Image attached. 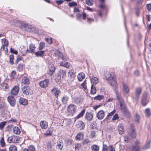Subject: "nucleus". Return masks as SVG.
<instances>
[{
	"label": "nucleus",
	"mask_w": 151,
	"mask_h": 151,
	"mask_svg": "<svg viewBox=\"0 0 151 151\" xmlns=\"http://www.w3.org/2000/svg\"><path fill=\"white\" fill-rule=\"evenodd\" d=\"M19 22L17 21L16 20L14 21H10V23H11L12 25H14L17 26H18V23Z\"/></svg>",
	"instance_id": "obj_52"
},
{
	"label": "nucleus",
	"mask_w": 151,
	"mask_h": 151,
	"mask_svg": "<svg viewBox=\"0 0 151 151\" xmlns=\"http://www.w3.org/2000/svg\"><path fill=\"white\" fill-rule=\"evenodd\" d=\"M118 130L120 134H122L124 131V126L122 124H119L117 127Z\"/></svg>",
	"instance_id": "obj_15"
},
{
	"label": "nucleus",
	"mask_w": 151,
	"mask_h": 151,
	"mask_svg": "<svg viewBox=\"0 0 151 151\" xmlns=\"http://www.w3.org/2000/svg\"><path fill=\"white\" fill-rule=\"evenodd\" d=\"M20 104L23 105H26L28 104V101L26 99L23 98H20L19 100Z\"/></svg>",
	"instance_id": "obj_16"
},
{
	"label": "nucleus",
	"mask_w": 151,
	"mask_h": 151,
	"mask_svg": "<svg viewBox=\"0 0 151 151\" xmlns=\"http://www.w3.org/2000/svg\"><path fill=\"white\" fill-rule=\"evenodd\" d=\"M141 89L139 88H137L135 92V95L136 96V98L137 99H138L141 93Z\"/></svg>",
	"instance_id": "obj_27"
},
{
	"label": "nucleus",
	"mask_w": 151,
	"mask_h": 151,
	"mask_svg": "<svg viewBox=\"0 0 151 151\" xmlns=\"http://www.w3.org/2000/svg\"><path fill=\"white\" fill-rule=\"evenodd\" d=\"M82 145L80 143H76L75 144V148L76 150H79L81 147Z\"/></svg>",
	"instance_id": "obj_37"
},
{
	"label": "nucleus",
	"mask_w": 151,
	"mask_h": 151,
	"mask_svg": "<svg viewBox=\"0 0 151 151\" xmlns=\"http://www.w3.org/2000/svg\"><path fill=\"white\" fill-rule=\"evenodd\" d=\"M28 149L29 151H35L36 150L35 147L32 145L29 146Z\"/></svg>",
	"instance_id": "obj_42"
},
{
	"label": "nucleus",
	"mask_w": 151,
	"mask_h": 151,
	"mask_svg": "<svg viewBox=\"0 0 151 151\" xmlns=\"http://www.w3.org/2000/svg\"><path fill=\"white\" fill-rule=\"evenodd\" d=\"M51 92L56 98H58L59 94L61 93V91L58 88H53L51 90Z\"/></svg>",
	"instance_id": "obj_9"
},
{
	"label": "nucleus",
	"mask_w": 151,
	"mask_h": 151,
	"mask_svg": "<svg viewBox=\"0 0 151 151\" xmlns=\"http://www.w3.org/2000/svg\"><path fill=\"white\" fill-rule=\"evenodd\" d=\"M82 86L85 89H87L86 81L85 80L81 84Z\"/></svg>",
	"instance_id": "obj_54"
},
{
	"label": "nucleus",
	"mask_w": 151,
	"mask_h": 151,
	"mask_svg": "<svg viewBox=\"0 0 151 151\" xmlns=\"http://www.w3.org/2000/svg\"><path fill=\"white\" fill-rule=\"evenodd\" d=\"M106 80L112 86L116 87L117 86L115 81V76L113 73H110L109 72L106 71L105 74Z\"/></svg>",
	"instance_id": "obj_1"
},
{
	"label": "nucleus",
	"mask_w": 151,
	"mask_h": 151,
	"mask_svg": "<svg viewBox=\"0 0 151 151\" xmlns=\"http://www.w3.org/2000/svg\"><path fill=\"white\" fill-rule=\"evenodd\" d=\"M53 128H49L46 131L45 133H44V135L46 136L51 135L52 134V133L53 131Z\"/></svg>",
	"instance_id": "obj_18"
},
{
	"label": "nucleus",
	"mask_w": 151,
	"mask_h": 151,
	"mask_svg": "<svg viewBox=\"0 0 151 151\" xmlns=\"http://www.w3.org/2000/svg\"><path fill=\"white\" fill-rule=\"evenodd\" d=\"M0 142L2 147H4L5 145V143L3 137H2L0 140Z\"/></svg>",
	"instance_id": "obj_50"
},
{
	"label": "nucleus",
	"mask_w": 151,
	"mask_h": 151,
	"mask_svg": "<svg viewBox=\"0 0 151 151\" xmlns=\"http://www.w3.org/2000/svg\"><path fill=\"white\" fill-rule=\"evenodd\" d=\"M45 53V51H40L35 53V55L37 57L42 56Z\"/></svg>",
	"instance_id": "obj_31"
},
{
	"label": "nucleus",
	"mask_w": 151,
	"mask_h": 151,
	"mask_svg": "<svg viewBox=\"0 0 151 151\" xmlns=\"http://www.w3.org/2000/svg\"><path fill=\"white\" fill-rule=\"evenodd\" d=\"M19 137L17 136L13 135L9 137L7 141L9 143H16L18 142L19 139Z\"/></svg>",
	"instance_id": "obj_3"
},
{
	"label": "nucleus",
	"mask_w": 151,
	"mask_h": 151,
	"mask_svg": "<svg viewBox=\"0 0 151 151\" xmlns=\"http://www.w3.org/2000/svg\"><path fill=\"white\" fill-rule=\"evenodd\" d=\"M9 151H17V147L13 145H11L9 148Z\"/></svg>",
	"instance_id": "obj_33"
},
{
	"label": "nucleus",
	"mask_w": 151,
	"mask_h": 151,
	"mask_svg": "<svg viewBox=\"0 0 151 151\" xmlns=\"http://www.w3.org/2000/svg\"><path fill=\"white\" fill-rule=\"evenodd\" d=\"M55 68V67L53 66H51V69L49 70V74L50 75H52L54 72Z\"/></svg>",
	"instance_id": "obj_35"
},
{
	"label": "nucleus",
	"mask_w": 151,
	"mask_h": 151,
	"mask_svg": "<svg viewBox=\"0 0 151 151\" xmlns=\"http://www.w3.org/2000/svg\"><path fill=\"white\" fill-rule=\"evenodd\" d=\"M16 74V72L15 71H12L10 74V77L11 78L13 79Z\"/></svg>",
	"instance_id": "obj_49"
},
{
	"label": "nucleus",
	"mask_w": 151,
	"mask_h": 151,
	"mask_svg": "<svg viewBox=\"0 0 151 151\" xmlns=\"http://www.w3.org/2000/svg\"><path fill=\"white\" fill-rule=\"evenodd\" d=\"M10 51L12 53H13L15 54H17L18 53L17 51L16 50H15L14 49L12 48H11Z\"/></svg>",
	"instance_id": "obj_58"
},
{
	"label": "nucleus",
	"mask_w": 151,
	"mask_h": 151,
	"mask_svg": "<svg viewBox=\"0 0 151 151\" xmlns=\"http://www.w3.org/2000/svg\"><path fill=\"white\" fill-rule=\"evenodd\" d=\"M22 83L24 84L28 85L29 83V80L26 77H23L22 78Z\"/></svg>",
	"instance_id": "obj_21"
},
{
	"label": "nucleus",
	"mask_w": 151,
	"mask_h": 151,
	"mask_svg": "<svg viewBox=\"0 0 151 151\" xmlns=\"http://www.w3.org/2000/svg\"><path fill=\"white\" fill-rule=\"evenodd\" d=\"M22 92L23 94L27 96L28 95H31L32 93V91L28 86H24L22 88Z\"/></svg>",
	"instance_id": "obj_4"
},
{
	"label": "nucleus",
	"mask_w": 151,
	"mask_h": 151,
	"mask_svg": "<svg viewBox=\"0 0 151 151\" xmlns=\"http://www.w3.org/2000/svg\"><path fill=\"white\" fill-rule=\"evenodd\" d=\"M76 126L77 128L79 129L80 130H82L84 128L85 125L82 121H80L77 122Z\"/></svg>",
	"instance_id": "obj_13"
},
{
	"label": "nucleus",
	"mask_w": 151,
	"mask_h": 151,
	"mask_svg": "<svg viewBox=\"0 0 151 151\" xmlns=\"http://www.w3.org/2000/svg\"><path fill=\"white\" fill-rule=\"evenodd\" d=\"M63 142L61 140H59L57 142V146L60 149L62 150L63 147Z\"/></svg>",
	"instance_id": "obj_20"
},
{
	"label": "nucleus",
	"mask_w": 151,
	"mask_h": 151,
	"mask_svg": "<svg viewBox=\"0 0 151 151\" xmlns=\"http://www.w3.org/2000/svg\"><path fill=\"white\" fill-rule=\"evenodd\" d=\"M55 106V107L56 109H58L61 106V104L60 101L58 100H57L56 101Z\"/></svg>",
	"instance_id": "obj_41"
},
{
	"label": "nucleus",
	"mask_w": 151,
	"mask_h": 151,
	"mask_svg": "<svg viewBox=\"0 0 151 151\" xmlns=\"http://www.w3.org/2000/svg\"><path fill=\"white\" fill-rule=\"evenodd\" d=\"M147 7L148 10H151V4H149L147 5Z\"/></svg>",
	"instance_id": "obj_64"
},
{
	"label": "nucleus",
	"mask_w": 151,
	"mask_h": 151,
	"mask_svg": "<svg viewBox=\"0 0 151 151\" xmlns=\"http://www.w3.org/2000/svg\"><path fill=\"white\" fill-rule=\"evenodd\" d=\"M86 4L89 6H92L93 5V0H86Z\"/></svg>",
	"instance_id": "obj_38"
},
{
	"label": "nucleus",
	"mask_w": 151,
	"mask_h": 151,
	"mask_svg": "<svg viewBox=\"0 0 151 151\" xmlns=\"http://www.w3.org/2000/svg\"><path fill=\"white\" fill-rule=\"evenodd\" d=\"M56 3L59 5L60 4L63 3L64 1L63 0L57 1Z\"/></svg>",
	"instance_id": "obj_63"
},
{
	"label": "nucleus",
	"mask_w": 151,
	"mask_h": 151,
	"mask_svg": "<svg viewBox=\"0 0 151 151\" xmlns=\"http://www.w3.org/2000/svg\"><path fill=\"white\" fill-rule=\"evenodd\" d=\"M6 122H2L0 123V129H2L4 127V126L6 125Z\"/></svg>",
	"instance_id": "obj_47"
},
{
	"label": "nucleus",
	"mask_w": 151,
	"mask_h": 151,
	"mask_svg": "<svg viewBox=\"0 0 151 151\" xmlns=\"http://www.w3.org/2000/svg\"><path fill=\"white\" fill-rule=\"evenodd\" d=\"M90 136L91 138H93L95 137L96 136L95 132L93 131H92L90 135Z\"/></svg>",
	"instance_id": "obj_48"
},
{
	"label": "nucleus",
	"mask_w": 151,
	"mask_h": 151,
	"mask_svg": "<svg viewBox=\"0 0 151 151\" xmlns=\"http://www.w3.org/2000/svg\"><path fill=\"white\" fill-rule=\"evenodd\" d=\"M68 76L71 78L73 77L74 76V73L73 70H70L68 73Z\"/></svg>",
	"instance_id": "obj_46"
},
{
	"label": "nucleus",
	"mask_w": 151,
	"mask_h": 151,
	"mask_svg": "<svg viewBox=\"0 0 151 151\" xmlns=\"http://www.w3.org/2000/svg\"><path fill=\"white\" fill-rule=\"evenodd\" d=\"M18 70L19 71H21L23 69V65L21 64H19L17 67Z\"/></svg>",
	"instance_id": "obj_53"
},
{
	"label": "nucleus",
	"mask_w": 151,
	"mask_h": 151,
	"mask_svg": "<svg viewBox=\"0 0 151 151\" xmlns=\"http://www.w3.org/2000/svg\"><path fill=\"white\" fill-rule=\"evenodd\" d=\"M123 91L124 93H127L129 92V89L128 86L124 83H123Z\"/></svg>",
	"instance_id": "obj_17"
},
{
	"label": "nucleus",
	"mask_w": 151,
	"mask_h": 151,
	"mask_svg": "<svg viewBox=\"0 0 151 151\" xmlns=\"http://www.w3.org/2000/svg\"><path fill=\"white\" fill-rule=\"evenodd\" d=\"M119 118V116L117 114H115L112 118V120L115 121L116 119H118Z\"/></svg>",
	"instance_id": "obj_56"
},
{
	"label": "nucleus",
	"mask_w": 151,
	"mask_h": 151,
	"mask_svg": "<svg viewBox=\"0 0 151 151\" xmlns=\"http://www.w3.org/2000/svg\"><path fill=\"white\" fill-rule=\"evenodd\" d=\"M104 98V96L101 95H98L94 97V99L98 100H101Z\"/></svg>",
	"instance_id": "obj_40"
},
{
	"label": "nucleus",
	"mask_w": 151,
	"mask_h": 151,
	"mask_svg": "<svg viewBox=\"0 0 151 151\" xmlns=\"http://www.w3.org/2000/svg\"><path fill=\"white\" fill-rule=\"evenodd\" d=\"M40 125L42 129H46L48 127V122L45 121H42L40 123Z\"/></svg>",
	"instance_id": "obj_14"
},
{
	"label": "nucleus",
	"mask_w": 151,
	"mask_h": 151,
	"mask_svg": "<svg viewBox=\"0 0 151 151\" xmlns=\"http://www.w3.org/2000/svg\"><path fill=\"white\" fill-rule=\"evenodd\" d=\"M46 41L49 43L51 44L52 43V38H50V39L47 38L46 39Z\"/></svg>",
	"instance_id": "obj_59"
},
{
	"label": "nucleus",
	"mask_w": 151,
	"mask_h": 151,
	"mask_svg": "<svg viewBox=\"0 0 151 151\" xmlns=\"http://www.w3.org/2000/svg\"><path fill=\"white\" fill-rule=\"evenodd\" d=\"M2 42L3 43L2 45L8 46V41L5 39L4 38L2 39Z\"/></svg>",
	"instance_id": "obj_39"
},
{
	"label": "nucleus",
	"mask_w": 151,
	"mask_h": 151,
	"mask_svg": "<svg viewBox=\"0 0 151 151\" xmlns=\"http://www.w3.org/2000/svg\"><path fill=\"white\" fill-rule=\"evenodd\" d=\"M89 142V140L88 138H86L84 140L83 142L84 144H86L88 143Z\"/></svg>",
	"instance_id": "obj_62"
},
{
	"label": "nucleus",
	"mask_w": 151,
	"mask_h": 151,
	"mask_svg": "<svg viewBox=\"0 0 151 151\" xmlns=\"http://www.w3.org/2000/svg\"><path fill=\"white\" fill-rule=\"evenodd\" d=\"M45 43L43 42H41L39 44V50H41L45 47Z\"/></svg>",
	"instance_id": "obj_44"
},
{
	"label": "nucleus",
	"mask_w": 151,
	"mask_h": 151,
	"mask_svg": "<svg viewBox=\"0 0 151 151\" xmlns=\"http://www.w3.org/2000/svg\"><path fill=\"white\" fill-rule=\"evenodd\" d=\"M83 138V134L82 133L78 134L76 137V139L77 140L81 139Z\"/></svg>",
	"instance_id": "obj_32"
},
{
	"label": "nucleus",
	"mask_w": 151,
	"mask_h": 151,
	"mask_svg": "<svg viewBox=\"0 0 151 151\" xmlns=\"http://www.w3.org/2000/svg\"><path fill=\"white\" fill-rule=\"evenodd\" d=\"M1 85V86L2 88L4 90H6V89H7L9 88L8 85L6 83H2Z\"/></svg>",
	"instance_id": "obj_30"
},
{
	"label": "nucleus",
	"mask_w": 151,
	"mask_h": 151,
	"mask_svg": "<svg viewBox=\"0 0 151 151\" xmlns=\"http://www.w3.org/2000/svg\"><path fill=\"white\" fill-rule=\"evenodd\" d=\"M116 110H114L112 112L110 113L107 115V116H112L115 112Z\"/></svg>",
	"instance_id": "obj_61"
},
{
	"label": "nucleus",
	"mask_w": 151,
	"mask_h": 151,
	"mask_svg": "<svg viewBox=\"0 0 151 151\" xmlns=\"http://www.w3.org/2000/svg\"><path fill=\"white\" fill-rule=\"evenodd\" d=\"M91 148L92 151H99V146L94 145L91 146Z\"/></svg>",
	"instance_id": "obj_26"
},
{
	"label": "nucleus",
	"mask_w": 151,
	"mask_h": 151,
	"mask_svg": "<svg viewBox=\"0 0 151 151\" xmlns=\"http://www.w3.org/2000/svg\"><path fill=\"white\" fill-rule=\"evenodd\" d=\"M76 107L74 104H70L67 107V112L69 115H73L76 111Z\"/></svg>",
	"instance_id": "obj_2"
},
{
	"label": "nucleus",
	"mask_w": 151,
	"mask_h": 151,
	"mask_svg": "<svg viewBox=\"0 0 151 151\" xmlns=\"http://www.w3.org/2000/svg\"><path fill=\"white\" fill-rule=\"evenodd\" d=\"M117 98L118 100H119L120 101V105L121 106H122V102H123V100L122 98L120 96L118 95H116Z\"/></svg>",
	"instance_id": "obj_51"
},
{
	"label": "nucleus",
	"mask_w": 151,
	"mask_h": 151,
	"mask_svg": "<svg viewBox=\"0 0 151 151\" xmlns=\"http://www.w3.org/2000/svg\"><path fill=\"white\" fill-rule=\"evenodd\" d=\"M148 102L147 99H142L141 101V104L143 106H145Z\"/></svg>",
	"instance_id": "obj_36"
},
{
	"label": "nucleus",
	"mask_w": 151,
	"mask_h": 151,
	"mask_svg": "<svg viewBox=\"0 0 151 151\" xmlns=\"http://www.w3.org/2000/svg\"><path fill=\"white\" fill-rule=\"evenodd\" d=\"M7 101L10 105L12 107L16 104V100L14 97L12 96H9L7 97Z\"/></svg>",
	"instance_id": "obj_5"
},
{
	"label": "nucleus",
	"mask_w": 151,
	"mask_h": 151,
	"mask_svg": "<svg viewBox=\"0 0 151 151\" xmlns=\"http://www.w3.org/2000/svg\"><path fill=\"white\" fill-rule=\"evenodd\" d=\"M29 50H27L26 52H28L29 53H32L34 52V50L36 49V47L35 45L33 43L30 44L29 46Z\"/></svg>",
	"instance_id": "obj_12"
},
{
	"label": "nucleus",
	"mask_w": 151,
	"mask_h": 151,
	"mask_svg": "<svg viewBox=\"0 0 151 151\" xmlns=\"http://www.w3.org/2000/svg\"><path fill=\"white\" fill-rule=\"evenodd\" d=\"M105 115L104 111L102 110H101L97 113L96 116L99 119H102L104 117Z\"/></svg>",
	"instance_id": "obj_10"
},
{
	"label": "nucleus",
	"mask_w": 151,
	"mask_h": 151,
	"mask_svg": "<svg viewBox=\"0 0 151 151\" xmlns=\"http://www.w3.org/2000/svg\"><path fill=\"white\" fill-rule=\"evenodd\" d=\"M147 93L146 92H144L143 94L142 99H147Z\"/></svg>",
	"instance_id": "obj_60"
},
{
	"label": "nucleus",
	"mask_w": 151,
	"mask_h": 151,
	"mask_svg": "<svg viewBox=\"0 0 151 151\" xmlns=\"http://www.w3.org/2000/svg\"><path fill=\"white\" fill-rule=\"evenodd\" d=\"M85 75L84 73L83 72L79 73L78 76L77 78L78 80L80 81H81L84 79Z\"/></svg>",
	"instance_id": "obj_19"
},
{
	"label": "nucleus",
	"mask_w": 151,
	"mask_h": 151,
	"mask_svg": "<svg viewBox=\"0 0 151 151\" xmlns=\"http://www.w3.org/2000/svg\"><path fill=\"white\" fill-rule=\"evenodd\" d=\"M66 72L64 70H62L60 71V74L62 75V77H64L66 76Z\"/></svg>",
	"instance_id": "obj_57"
},
{
	"label": "nucleus",
	"mask_w": 151,
	"mask_h": 151,
	"mask_svg": "<svg viewBox=\"0 0 151 151\" xmlns=\"http://www.w3.org/2000/svg\"><path fill=\"white\" fill-rule=\"evenodd\" d=\"M49 83V80L48 79H45L40 81L39 83V85L41 87L45 88L48 86Z\"/></svg>",
	"instance_id": "obj_6"
},
{
	"label": "nucleus",
	"mask_w": 151,
	"mask_h": 151,
	"mask_svg": "<svg viewBox=\"0 0 151 151\" xmlns=\"http://www.w3.org/2000/svg\"><path fill=\"white\" fill-rule=\"evenodd\" d=\"M19 90V87L17 86H14L11 90V94L16 96L18 93Z\"/></svg>",
	"instance_id": "obj_8"
},
{
	"label": "nucleus",
	"mask_w": 151,
	"mask_h": 151,
	"mask_svg": "<svg viewBox=\"0 0 151 151\" xmlns=\"http://www.w3.org/2000/svg\"><path fill=\"white\" fill-rule=\"evenodd\" d=\"M96 92V89L93 84H92L91 87V93L92 94H95Z\"/></svg>",
	"instance_id": "obj_29"
},
{
	"label": "nucleus",
	"mask_w": 151,
	"mask_h": 151,
	"mask_svg": "<svg viewBox=\"0 0 151 151\" xmlns=\"http://www.w3.org/2000/svg\"><path fill=\"white\" fill-rule=\"evenodd\" d=\"M13 131L14 133L17 134H19L21 132L19 129L17 127H15L13 128Z\"/></svg>",
	"instance_id": "obj_24"
},
{
	"label": "nucleus",
	"mask_w": 151,
	"mask_h": 151,
	"mask_svg": "<svg viewBox=\"0 0 151 151\" xmlns=\"http://www.w3.org/2000/svg\"><path fill=\"white\" fill-rule=\"evenodd\" d=\"M68 6L70 7H72L73 6H76L77 5V3L74 1H72L68 3Z\"/></svg>",
	"instance_id": "obj_43"
},
{
	"label": "nucleus",
	"mask_w": 151,
	"mask_h": 151,
	"mask_svg": "<svg viewBox=\"0 0 151 151\" xmlns=\"http://www.w3.org/2000/svg\"><path fill=\"white\" fill-rule=\"evenodd\" d=\"M69 97L67 95L63 96L61 99V101L63 104H66L68 101Z\"/></svg>",
	"instance_id": "obj_22"
},
{
	"label": "nucleus",
	"mask_w": 151,
	"mask_h": 151,
	"mask_svg": "<svg viewBox=\"0 0 151 151\" xmlns=\"http://www.w3.org/2000/svg\"><path fill=\"white\" fill-rule=\"evenodd\" d=\"M55 54L56 57L58 58H61L63 60H67V58L66 57L63 56L62 53L59 51H57L55 52Z\"/></svg>",
	"instance_id": "obj_11"
},
{
	"label": "nucleus",
	"mask_w": 151,
	"mask_h": 151,
	"mask_svg": "<svg viewBox=\"0 0 151 151\" xmlns=\"http://www.w3.org/2000/svg\"><path fill=\"white\" fill-rule=\"evenodd\" d=\"M145 114L147 116H149L151 115V113L150 109L149 108H147L145 111Z\"/></svg>",
	"instance_id": "obj_34"
},
{
	"label": "nucleus",
	"mask_w": 151,
	"mask_h": 151,
	"mask_svg": "<svg viewBox=\"0 0 151 151\" xmlns=\"http://www.w3.org/2000/svg\"><path fill=\"white\" fill-rule=\"evenodd\" d=\"M93 115L91 113H87L86 114L85 117L88 120L90 121L93 119Z\"/></svg>",
	"instance_id": "obj_28"
},
{
	"label": "nucleus",
	"mask_w": 151,
	"mask_h": 151,
	"mask_svg": "<svg viewBox=\"0 0 151 151\" xmlns=\"http://www.w3.org/2000/svg\"><path fill=\"white\" fill-rule=\"evenodd\" d=\"M90 80L91 83L93 84H96L99 82V79L96 77H94L93 78H91Z\"/></svg>",
	"instance_id": "obj_23"
},
{
	"label": "nucleus",
	"mask_w": 151,
	"mask_h": 151,
	"mask_svg": "<svg viewBox=\"0 0 151 151\" xmlns=\"http://www.w3.org/2000/svg\"><path fill=\"white\" fill-rule=\"evenodd\" d=\"M85 111V109L83 110L81 113L77 116V118H79L83 116Z\"/></svg>",
	"instance_id": "obj_45"
},
{
	"label": "nucleus",
	"mask_w": 151,
	"mask_h": 151,
	"mask_svg": "<svg viewBox=\"0 0 151 151\" xmlns=\"http://www.w3.org/2000/svg\"><path fill=\"white\" fill-rule=\"evenodd\" d=\"M134 127V125L133 124H130V129L129 132V134L132 138L135 137L136 135V132H135V130Z\"/></svg>",
	"instance_id": "obj_7"
},
{
	"label": "nucleus",
	"mask_w": 151,
	"mask_h": 151,
	"mask_svg": "<svg viewBox=\"0 0 151 151\" xmlns=\"http://www.w3.org/2000/svg\"><path fill=\"white\" fill-rule=\"evenodd\" d=\"M138 150L139 147L137 145L133 146L132 148V151H138Z\"/></svg>",
	"instance_id": "obj_55"
},
{
	"label": "nucleus",
	"mask_w": 151,
	"mask_h": 151,
	"mask_svg": "<svg viewBox=\"0 0 151 151\" xmlns=\"http://www.w3.org/2000/svg\"><path fill=\"white\" fill-rule=\"evenodd\" d=\"M7 47V46L2 45L1 48L0 50L1 51H3L5 55L7 54L8 52Z\"/></svg>",
	"instance_id": "obj_25"
}]
</instances>
